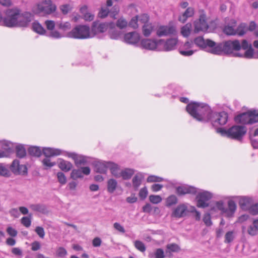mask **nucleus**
Listing matches in <instances>:
<instances>
[{"label": "nucleus", "mask_w": 258, "mask_h": 258, "mask_svg": "<svg viewBox=\"0 0 258 258\" xmlns=\"http://www.w3.org/2000/svg\"><path fill=\"white\" fill-rule=\"evenodd\" d=\"M186 109L194 118L203 122L209 121L213 112L208 105L196 102L189 103Z\"/></svg>", "instance_id": "nucleus-1"}, {"label": "nucleus", "mask_w": 258, "mask_h": 258, "mask_svg": "<svg viewBox=\"0 0 258 258\" xmlns=\"http://www.w3.org/2000/svg\"><path fill=\"white\" fill-rule=\"evenodd\" d=\"M241 49L240 41L238 40H228L222 43L216 44L215 47L210 50V52L214 54H221L224 53L226 54H232Z\"/></svg>", "instance_id": "nucleus-2"}, {"label": "nucleus", "mask_w": 258, "mask_h": 258, "mask_svg": "<svg viewBox=\"0 0 258 258\" xmlns=\"http://www.w3.org/2000/svg\"><path fill=\"white\" fill-rule=\"evenodd\" d=\"M67 37L69 38L85 39L93 37L91 33L90 28L86 25H78L68 33Z\"/></svg>", "instance_id": "nucleus-3"}, {"label": "nucleus", "mask_w": 258, "mask_h": 258, "mask_svg": "<svg viewBox=\"0 0 258 258\" xmlns=\"http://www.w3.org/2000/svg\"><path fill=\"white\" fill-rule=\"evenodd\" d=\"M223 32L228 36H243L247 32V25L241 23L236 27V21L232 20L230 23L225 25L223 28Z\"/></svg>", "instance_id": "nucleus-4"}, {"label": "nucleus", "mask_w": 258, "mask_h": 258, "mask_svg": "<svg viewBox=\"0 0 258 258\" xmlns=\"http://www.w3.org/2000/svg\"><path fill=\"white\" fill-rule=\"evenodd\" d=\"M217 132L220 133L222 136H226L227 137L233 139L240 140L245 134L246 130L243 126L234 125L227 130L222 128H218Z\"/></svg>", "instance_id": "nucleus-5"}, {"label": "nucleus", "mask_w": 258, "mask_h": 258, "mask_svg": "<svg viewBox=\"0 0 258 258\" xmlns=\"http://www.w3.org/2000/svg\"><path fill=\"white\" fill-rule=\"evenodd\" d=\"M56 10V6L51 0H42L33 9L36 14L43 16L49 15L53 13Z\"/></svg>", "instance_id": "nucleus-6"}, {"label": "nucleus", "mask_w": 258, "mask_h": 258, "mask_svg": "<svg viewBox=\"0 0 258 258\" xmlns=\"http://www.w3.org/2000/svg\"><path fill=\"white\" fill-rule=\"evenodd\" d=\"M6 16L3 18L4 25L8 27H17L19 9H9L6 11Z\"/></svg>", "instance_id": "nucleus-7"}, {"label": "nucleus", "mask_w": 258, "mask_h": 258, "mask_svg": "<svg viewBox=\"0 0 258 258\" xmlns=\"http://www.w3.org/2000/svg\"><path fill=\"white\" fill-rule=\"evenodd\" d=\"M255 110H252L237 115L235 117V121L237 123L242 124H253L256 122V118L257 117L254 112Z\"/></svg>", "instance_id": "nucleus-8"}, {"label": "nucleus", "mask_w": 258, "mask_h": 258, "mask_svg": "<svg viewBox=\"0 0 258 258\" xmlns=\"http://www.w3.org/2000/svg\"><path fill=\"white\" fill-rule=\"evenodd\" d=\"M200 16L198 19L194 22V32L199 33L200 31H208L209 25L207 22L206 15L203 10H200Z\"/></svg>", "instance_id": "nucleus-9"}, {"label": "nucleus", "mask_w": 258, "mask_h": 258, "mask_svg": "<svg viewBox=\"0 0 258 258\" xmlns=\"http://www.w3.org/2000/svg\"><path fill=\"white\" fill-rule=\"evenodd\" d=\"M228 119V114L225 111L213 112L211 116L210 121L213 126L224 125L226 124Z\"/></svg>", "instance_id": "nucleus-10"}, {"label": "nucleus", "mask_w": 258, "mask_h": 258, "mask_svg": "<svg viewBox=\"0 0 258 258\" xmlns=\"http://www.w3.org/2000/svg\"><path fill=\"white\" fill-rule=\"evenodd\" d=\"M113 27L114 26L113 23H99L97 21L93 23L91 29H90L91 33L94 37L98 34L102 33L106 31L108 27Z\"/></svg>", "instance_id": "nucleus-11"}, {"label": "nucleus", "mask_w": 258, "mask_h": 258, "mask_svg": "<svg viewBox=\"0 0 258 258\" xmlns=\"http://www.w3.org/2000/svg\"><path fill=\"white\" fill-rule=\"evenodd\" d=\"M33 20V16L30 13L26 12L21 13L19 9L17 27H27Z\"/></svg>", "instance_id": "nucleus-12"}, {"label": "nucleus", "mask_w": 258, "mask_h": 258, "mask_svg": "<svg viewBox=\"0 0 258 258\" xmlns=\"http://www.w3.org/2000/svg\"><path fill=\"white\" fill-rule=\"evenodd\" d=\"M212 197V194L207 191H204L199 193L196 197L197 206L199 208H205L209 206L207 202Z\"/></svg>", "instance_id": "nucleus-13"}, {"label": "nucleus", "mask_w": 258, "mask_h": 258, "mask_svg": "<svg viewBox=\"0 0 258 258\" xmlns=\"http://www.w3.org/2000/svg\"><path fill=\"white\" fill-rule=\"evenodd\" d=\"M162 42L163 40H160L157 41L155 40L145 39L141 41V45L143 48L146 49L161 51V49L159 48V46Z\"/></svg>", "instance_id": "nucleus-14"}, {"label": "nucleus", "mask_w": 258, "mask_h": 258, "mask_svg": "<svg viewBox=\"0 0 258 258\" xmlns=\"http://www.w3.org/2000/svg\"><path fill=\"white\" fill-rule=\"evenodd\" d=\"M12 172L16 175H25L27 173V168L24 165H20L19 160H14L10 166Z\"/></svg>", "instance_id": "nucleus-15"}, {"label": "nucleus", "mask_w": 258, "mask_h": 258, "mask_svg": "<svg viewBox=\"0 0 258 258\" xmlns=\"http://www.w3.org/2000/svg\"><path fill=\"white\" fill-rule=\"evenodd\" d=\"M194 42L200 48H206L207 47H209L211 48V50L213 49L216 45L214 41L209 39L205 40L202 36H199L195 38Z\"/></svg>", "instance_id": "nucleus-16"}, {"label": "nucleus", "mask_w": 258, "mask_h": 258, "mask_svg": "<svg viewBox=\"0 0 258 258\" xmlns=\"http://www.w3.org/2000/svg\"><path fill=\"white\" fill-rule=\"evenodd\" d=\"M68 157L72 158L75 162V165L77 167L81 165H85L88 164V157L81 155H78L75 153H68Z\"/></svg>", "instance_id": "nucleus-17"}, {"label": "nucleus", "mask_w": 258, "mask_h": 258, "mask_svg": "<svg viewBox=\"0 0 258 258\" xmlns=\"http://www.w3.org/2000/svg\"><path fill=\"white\" fill-rule=\"evenodd\" d=\"M175 32V29L173 26H160L156 31V34L159 37H162L173 34Z\"/></svg>", "instance_id": "nucleus-18"}, {"label": "nucleus", "mask_w": 258, "mask_h": 258, "mask_svg": "<svg viewBox=\"0 0 258 258\" xmlns=\"http://www.w3.org/2000/svg\"><path fill=\"white\" fill-rule=\"evenodd\" d=\"M90 168L89 167H83L80 169H73L71 174V177L74 180L83 177V174L88 175L90 173Z\"/></svg>", "instance_id": "nucleus-19"}, {"label": "nucleus", "mask_w": 258, "mask_h": 258, "mask_svg": "<svg viewBox=\"0 0 258 258\" xmlns=\"http://www.w3.org/2000/svg\"><path fill=\"white\" fill-rule=\"evenodd\" d=\"M140 40L139 34L136 32H129L124 35V40L128 44L136 45Z\"/></svg>", "instance_id": "nucleus-20"}, {"label": "nucleus", "mask_w": 258, "mask_h": 258, "mask_svg": "<svg viewBox=\"0 0 258 258\" xmlns=\"http://www.w3.org/2000/svg\"><path fill=\"white\" fill-rule=\"evenodd\" d=\"M176 193L179 196H182L187 194L195 195L197 192L196 188L187 185L178 186L176 187Z\"/></svg>", "instance_id": "nucleus-21"}, {"label": "nucleus", "mask_w": 258, "mask_h": 258, "mask_svg": "<svg viewBox=\"0 0 258 258\" xmlns=\"http://www.w3.org/2000/svg\"><path fill=\"white\" fill-rule=\"evenodd\" d=\"M177 44V39L176 38H170L167 39L166 41L163 40L160 45L163 46L161 50L169 51L172 50L176 48Z\"/></svg>", "instance_id": "nucleus-22"}, {"label": "nucleus", "mask_w": 258, "mask_h": 258, "mask_svg": "<svg viewBox=\"0 0 258 258\" xmlns=\"http://www.w3.org/2000/svg\"><path fill=\"white\" fill-rule=\"evenodd\" d=\"M110 161H97L95 163V167L96 172L100 173H106L107 170L109 169V166L110 164Z\"/></svg>", "instance_id": "nucleus-23"}, {"label": "nucleus", "mask_w": 258, "mask_h": 258, "mask_svg": "<svg viewBox=\"0 0 258 258\" xmlns=\"http://www.w3.org/2000/svg\"><path fill=\"white\" fill-rule=\"evenodd\" d=\"M195 14V9L192 7H188L186 10L178 17V20L182 23H184L187 19L194 16Z\"/></svg>", "instance_id": "nucleus-24"}, {"label": "nucleus", "mask_w": 258, "mask_h": 258, "mask_svg": "<svg viewBox=\"0 0 258 258\" xmlns=\"http://www.w3.org/2000/svg\"><path fill=\"white\" fill-rule=\"evenodd\" d=\"M247 232L251 236L258 235V218L253 219L252 223L247 226Z\"/></svg>", "instance_id": "nucleus-25"}, {"label": "nucleus", "mask_w": 258, "mask_h": 258, "mask_svg": "<svg viewBox=\"0 0 258 258\" xmlns=\"http://www.w3.org/2000/svg\"><path fill=\"white\" fill-rule=\"evenodd\" d=\"M187 207L183 204L178 205L172 213V216L176 218H180L186 215Z\"/></svg>", "instance_id": "nucleus-26"}, {"label": "nucleus", "mask_w": 258, "mask_h": 258, "mask_svg": "<svg viewBox=\"0 0 258 258\" xmlns=\"http://www.w3.org/2000/svg\"><path fill=\"white\" fill-rule=\"evenodd\" d=\"M43 153L45 157L50 158L60 155L61 154V151L58 149L44 148L43 149Z\"/></svg>", "instance_id": "nucleus-27"}, {"label": "nucleus", "mask_w": 258, "mask_h": 258, "mask_svg": "<svg viewBox=\"0 0 258 258\" xmlns=\"http://www.w3.org/2000/svg\"><path fill=\"white\" fill-rule=\"evenodd\" d=\"M29 208L34 212H39L43 214H46L48 210L46 206L42 204H31Z\"/></svg>", "instance_id": "nucleus-28"}, {"label": "nucleus", "mask_w": 258, "mask_h": 258, "mask_svg": "<svg viewBox=\"0 0 258 258\" xmlns=\"http://www.w3.org/2000/svg\"><path fill=\"white\" fill-rule=\"evenodd\" d=\"M80 13L83 15V19L86 21H91L94 18V15L88 12V8L86 6L82 7L80 9Z\"/></svg>", "instance_id": "nucleus-29"}, {"label": "nucleus", "mask_w": 258, "mask_h": 258, "mask_svg": "<svg viewBox=\"0 0 258 258\" xmlns=\"http://www.w3.org/2000/svg\"><path fill=\"white\" fill-rule=\"evenodd\" d=\"M109 169L110 170L111 174L114 177L116 178L120 177L121 171L120 170L119 167L117 164L111 162L109 166Z\"/></svg>", "instance_id": "nucleus-30"}, {"label": "nucleus", "mask_w": 258, "mask_h": 258, "mask_svg": "<svg viewBox=\"0 0 258 258\" xmlns=\"http://www.w3.org/2000/svg\"><path fill=\"white\" fill-rule=\"evenodd\" d=\"M143 178L144 176L141 173H137L133 177L132 180L133 186L135 190L138 189L139 187L141 184Z\"/></svg>", "instance_id": "nucleus-31"}, {"label": "nucleus", "mask_w": 258, "mask_h": 258, "mask_svg": "<svg viewBox=\"0 0 258 258\" xmlns=\"http://www.w3.org/2000/svg\"><path fill=\"white\" fill-rule=\"evenodd\" d=\"M59 160H60V161L58 163V167H59V168L61 170H62L64 172H68L72 169V168L73 167V165L70 162L65 161L63 159H59Z\"/></svg>", "instance_id": "nucleus-32"}, {"label": "nucleus", "mask_w": 258, "mask_h": 258, "mask_svg": "<svg viewBox=\"0 0 258 258\" xmlns=\"http://www.w3.org/2000/svg\"><path fill=\"white\" fill-rule=\"evenodd\" d=\"M234 56L245 57L246 58H251L253 56V50L252 48L250 47L249 49H246L243 54L241 53H235L234 54Z\"/></svg>", "instance_id": "nucleus-33"}, {"label": "nucleus", "mask_w": 258, "mask_h": 258, "mask_svg": "<svg viewBox=\"0 0 258 258\" xmlns=\"http://www.w3.org/2000/svg\"><path fill=\"white\" fill-rule=\"evenodd\" d=\"M135 170L131 168H126L124 170H121L120 172V177L124 180H127L131 178L134 174Z\"/></svg>", "instance_id": "nucleus-34"}, {"label": "nucleus", "mask_w": 258, "mask_h": 258, "mask_svg": "<svg viewBox=\"0 0 258 258\" xmlns=\"http://www.w3.org/2000/svg\"><path fill=\"white\" fill-rule=\"evenodd\" d=\"M122 35V32L120 30L112 28L109 31V37L112 39H118Z\"/></svg>", "instance_id": "nucleus-35"}, {"label": "nucleus", "mask_w": 258, "mask_h": 258, "mask_svg": "<svg viewBox=\"0 0 258 258\" xmlns=\"http://www.w3.org/2000/svg\"><path fill=\"white\" fill-rule=\"evenodd\" d=\"M181 250L180 246L176 243H169L166 245V253L178 252Z\"/></svg>", "instance_id": "nucleus-36"}, {"label": "nucleus", "mask_w": 258, "mask_h": 258, "mask_svg": "<svg viewBox=\"0 0 258 258\" xmlns=\"http://www.w3.org/2000/svg\"><path fill=\"white\" fill-rule=\"evenodd\" d=\"M153 30V26L151 23L145 24L142 27L143 33L145 37L149 36Z\"/></svg>", "instance_id": "nucleus-37"}, {"label": "nucleus", "mask_w": 258, "mask_h": 258, "mask_svg": "<svg viewBox=\"0 0 258 258\" xmlns=\"http://www.w3.org/2000/svg\"><path fill=\"white\" fill-rule=\"evenodd\" d=\"M32 28L34 31L39 34H44L46 32L42 26L37 21L33 23Z\"/></svg>", "instance_id": "nucleus-38"}, {"label": "nucleus", "mask_w": 258, "mask_h": 258, "mask_svg": "<svg viewBox=\"0 0 258 258\" xmlns=\"http://www.w3.org/2000/svg\"><path fill=\"white\" fill-rule=\"evenodd\" d=\"M117 182L115 179H110L107 181V190L110 193H113L116 188Z\"/></svg>", "instance_id": "nucleus-39"}, {"label": "nucleus", "mask_w": 258, "mask_h": 258, "mask_svg": "<svg viewBox=\"0 0 258 258\" xmlns=\"http://www.w3.org/2000/svg\"><path fill=\"white\" fill-rule=\"evenodd\" d=\"M28 153L33 156L40 157L42 154V152L39 147L32 146L28 149Z\"/></svg>", "instance_id": "nucleus-40"}, {"label": "nucleus", "mask_w": 258, "mask_h": 258, "mask_svg": "<svg viewBox=\"0 0 258 258\" xmlns=\"http://www.w3.org/2000/svg\"><path fill=\"white\" fill-rule=\"evenodd\" d=\"M17 156L20 158L24 157L26 155V149L22 145H19L16 147Z\"/></svg>", "instance_id": "nucleus-41"}, {"label": "nucleus", "mask_w": 258, "mask_h": 258, "mask_svg": "<svg viewBox=\"0 0 258 258\" xmlns=\"http://www.w3.org/2000/svg\"><path fill=\"white\" fill-rule=\"evenodd\" d=\"M191 28V24L187 23L181 29V33L184 37H188L190 34Z\"/></svg>", "instance_id": "nucleus-42"}, {"label": "nucleus", "mask_w": 258, "mask_h": 258, "mask_svg": "<svg viewBox=\"0 0 258 258\" xmlns=\"http://www.w3.org/2000/svg\"><path fill=\"white\" fill-rule=\"evenodd\" d=\"M178 200L176 196L170 195L166 200V206L167 207H171L172 205H175L177 203Z\"/></svg>", "instance_id": "nucleus-43"}, {"label": "nucleus", "mask_w": 258, "mask_h": 258, "mask_svg": "<svg viewBox=\"0 0 258 258\" xmlns=\"http://www.w3.org/2000/svg\"><path fill=\"white\" fill-rule=\"evenodd\" d=\"M134 245L135 247L141 252L145 251L146 248L144 243L140 240H136L134 242Z\"/></svg>", "instance_id": "nucleus-44"}, {"label": "nucleus", "mask_w": 258, "mask_h": 258, "mask_svg": "<svg viewBox=\"0 0 258 258\" xmlns=\"http://www.w3.org/2000/svg\"><path fill=\"white\" fill-rule=\"evenodd\" d=\"M239 203L241 208H247L248 207V205L250 203V199L246 197H242L239 200Z\"/></svg>", "instance_id": "nucleus-45"}, {"label": "nucleus", "mask_w": 258, "mask_h": 258, "mask_svg": "<svg viewBox=\"0 0 258 258\" xmlns=\"http://www.w3.org/2000/svg\"><path fill=\"white\" fill-rule=\"evenodd\" d=\"M116 25L117 27L122 29L127 26V22L124 18H120L117 21Z\"/></svg>", "instance_id": "nucleus-46"}, {"label": "nucleus", "mask_w": 258, "mask_h": 258, "mask_svg": "<svg viewBox=\"0 0 258 258\" xmlns=\"http://www.w3.org/2000/svg\"><path fill=\"white\" fill-rule=\"evenodd\" d=\"M234 238V235L233 231H230L227 232L225 236V243H230L231 242Z\"/></svg>", "instance_id": "nucleus-47"}, {"label": "nucleus", "mask_w": 258, "mask_h": 258, "mask_svg": "<svg viewBox=\"0 0 258 258\" xmlns=\"http://www.w3.org/2000/svg\"><path fill=\"white\" fill-rule=\"evenodd\" d=\"M228 209H227V213L229 212L231 214H233L236 209V206L235 202L233 201L230 200L228 201Z\"/></svg>", "instance_id": "nucleus-48"}, {"label": "nucleus", "mask_w": 258, "mask_h": 258, "mask_svg": "<svg viewBox=\"0 0 258 258\" xmlns=\"http://www.w3.org/2000/svg\"><path fill=\"white\" fill-rule=\"evenodd\" d=\"M150 201L155 204L160 203L162 201V198L159 195H150L149 196Z\"/></svg>", "instance_id": "nucleus-49"}, {"label": "nucleus", "mask_w": 258, "mask_h": 258, "mask_svg": "<svg viewBox=\"0 0 258 258\" xmlns=\"http://www.w3.org/2000/svg\"><path fill=\"white\" fill-rule=\"evenodd\" d=\"M42 162L43 165L45 167V169L50 168L56 164L55 162H51L48 157H45V158L42 160Z\"/></svg>", "instance_id": "nucleus-50"}, {"label": "nucleus", "mask_w": 258, "mask_h": 258, "mask_svg": "<svg viewBox=\"0 0 258 258\" xmlns=\"http://www.w3.org/2000/svg\"><path fill=\"white\" fill-rule=\"evenodd\" d=\"M109 12L108 8H101L98 14V16L100 18H104L108 16Z\"/></svg>", "instance_id": "nucleus-51"}, {"label": "nucleus", "mask_w": 258, "mask_h": 258, "mask_svg": "<svg viewBox=\"0 0 258 258\" xmlns=\"http://www.w3.org/2000/svg\"><path fill=\"white\" fill-rule=\"evenodd\" d=\"M59 8L62 13L64 15L67 14L72 9L71 6L68 4L61 5Z\"/></svg>", "instance_id": "nucleus-52"}, {"label": "nucleus", "mask_w": 258, "mask_h": 258, "mask_svg": "<svg viewBox=\"0 0 258 258\" xmlns=\"http://www.w3.org/2000/svg\"><path fill=\"white\" fill-rule=\"evenodd\" d=\"M163 180V178L155 175L149 176L147 179L148 182H161Z\"/></svg>", "instance_id": "nucleus-53"}, {"label": "nucleus", "mask_w": 258, "mask_h": 258, "mask_svg": "<svg viewBox=\"0 0 258 258\" xmlns=\"http://www.w3.org/2000/svg\"><path fill=\"white\" fill-rule=\"evenodd\" d=\"M138 16H136L131 19V21L129 22L128 25L134 29H136L138 27Z\"/></svg>", "instance_id": "nucleus-54"}, {"label": "nucleus", "mask_w": 258, "mask_h": 258, "mask_svg": "<svg viewBox=\"0 0 258 258\" xmlns=\"http://www.w3.org/2000/svg\"><path fill=\"white\" fill-rule=\"evenodd\" d=\"M216 208L220 210L223 213H227V210L224 208V203L222 201H218L216 203ZM214 208L213 209H215Z\"/></svg>", "instance_id": "nucleus-55"}, {"label": "nucleus", "mask_w": 258, "mask_h": 258, "mask_svg": "<svg viewBox=\"0 0 258 258\" xmlns=\"http://www.w3.org/2000/svg\"><path fill=\"white\" fill-rule=\"evenodd\" d=\"M148 191L146 187L142 188L139 193V196L141 200H144L147 197Z\"/></svg>", "instance_id": "nucleus-56"}, {"label": "nucleus", "mask_w": 258, "mask_h": 258, "mask_svg": "<svg viewBox=\"0 0 258 258\" xmlns=\"http://www.w3.org/2000/svg\"><path fill=\"white\" fill-rule=\"evenodd\" d=\"M58 181L62 184H64L67 182V178L64 173L59 172L57 174Z\"/></svg>", "instance_id": "nucleus-57"}, {"label": "nucleus", "mask_w": 258, "mask_h": 258, "mask_svg": "<svg viewBox=\"0 0 258 258\" xmlns=\"http://www.w3.org/2000/svg\"><path fill=\"white\" fill-rule=\"evenodd\" d=\"M56 254L58 257H64L67 254V251L64 248L59 247L56 250Z\"/></svg>", "instance_id": "nucleus-58"}, {"label": "nucleus", "mask_w": 258, "mask_h": 258, "mask_svg": "<svg viewBox=\"0 0 258 258\" xmlns=\"http://www.w3.org/2000/svg\"><path fill=\"white\" fill-rule=\"evenodd\" d=\"M21 223L26 227H29L31 224V218L28 217H23L21 219Z\"/></svg>", "instance_id": "nucleus-59"}, {"label": "nucleus", "mask_w": 258, "mask_h": 258, "mask_svg": "<svg viewBox=\"0 0 258 258\" xmlns=\"http://www.w3.org/2000/svg\"><path fill=\"white\" fill-rule=\"evenodd\" d=\"M149 17L147 14H143L140 16H138V20L139 22L145 24L149 23L148 22Z\"/></svg>", "instance_id": "nucleus-60"}, {"label": "nucleus", "mask_w": 258, "mask_h": 258, "mask_svg": "<svg viewBox=\"0 0 258 258\" xmlns=\"http://www.w3.org/2000/svg\"><path fill=\"white\" fill-rule=\"evenodd\" d=\"M35 231L41 238H43L44 237L45 232L43 227L37 226L36 227Z\"/></svg>", "instance_id": "nucleus-61"}, {"label": "nucleus", "mask_w": 258, "mask_h": 258, "mask_svg": "<svg viewBox=\"0 0 258 258\" xmlns=\"http://www.w3.org/2000/svg\"><path fill=\"white\" fill-rule=\"evenodd\" d=\"M0 175L6 177H8L10 175L9 170L4 166L0 165Z\"/></svg>", "instance_id": "nucleus-62"}, {"label": "nucleus", "mask_w": 258, "mask_h": 258, "mask_svg": "<svg viewBox=\"0 0 258 258\" xmlns=\"http://www.w3.org/2000/svg\"><path fill=\"white\" fill-rule=\"evenodd\" d=\"M155 258H164L165 257L164 252L161 248H157L154 253Z\"/></svg>", "instance_id": "nucleus-63"}, {"label": "nucleus", "mask_w": 258, "mask_h": 258, "mask_svg": "<svg viewBox=\"0 0 258 258\" xmlns=\"http://www.w3.org/2000/svg\"><path fill=\"white\" fill-rule=\"evenodd\" d=\"M249 213L253 215L258 214V203L252 205L249 209Z\"/></svg>", "instance_id": "nucleus-64"}]
</instances>
